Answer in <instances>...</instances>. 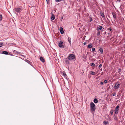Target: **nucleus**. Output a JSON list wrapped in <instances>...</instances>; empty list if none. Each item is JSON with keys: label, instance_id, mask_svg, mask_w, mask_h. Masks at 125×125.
Returning <instances> with one entry per match:
<instances>
[{"label": "nucleus", "instance_id": "obj_34", "mask_svg": "<svg viewBox=\"0 0 125 125\" xmlns=\"http://www.w3.org/2000/svg\"><path fill=\"white\" fill-rule=\"evenodd\" d=\"M56 1V2H58L59 1H60V0H55Z\"/></svg>", "mask_w": 125, "mask_h": 125}, {"label": "nucleus", "instance_id": "obj_10", "mask_svg": "<svg viewBox=\"0 0 125 125\" xmlns=\"http://www.w3.org/2000/svg\"><path fill=\"white\" fill-rule=\"evenodd\" d=\"M100 14L102 16L103 18H104V13L103 12L101 11L100 12Z\"/></svg>", "mask_w": 125, "mask_h": 125}, {"label": "nucleus", "instance_id": "obj_4", "mask_svg": "<svg viewBox=\"0 0 125 125\" xmlns=\"http://www.w3.org/2000/svg\"><path fill=\"white\" fill-rule=\"evenodd\" d=\"M22 10L21 8H15L14 9L15 11L17 13L20 12Z\"/></svg>", "mask_w": 125, "mask_h": 125}, {"label": "nucleus", "instance_id": "obj_16", "mask_svg": "<svg viewBox=\"0 0 125 125\" xmlns=\"http://www.w3.org/2000/svg\"><path fill=\"white\" fill-rule=\"evenodd\" d=\"M94 102L95 103H97L98 102L97 99L95 98L94 99Z\"/></svg>", "mask_w": 125, "mask_h": 125}, {"label": "nucleus", "instance_id": "obj_20", "mask_svg": "<svg viewBox=\"0 0 125 125\" xmlns=\"http://www.w3.org/2000/svg\"><path fill=\"white\" fill-rule=\"evenodd\" d=\"M2 18V15L1 14H0V21H1Z\"/></svg>", "mask_w": 125, "mask_h": 125}, {"label": "nucleus", "instance_id": "obj_27", "mask_svg": "<svg viewBox=\"0 0 125 125\" xmlns=\"http://www.w3.org/2000/svg\"><path fill=\"white\" fill-rule=\"evenodd\" d=\"M48 4H49V1L50 0H46Z\"/></svg>", "mask_w": 125, "mask_h": 125}, {"label": "nucleus", "instance_id": "obj_2", "mask_svg": "<svg viewBox=\"0 0 125 125\" xmlns=\"http://www.w3.org/2000/svg\"><path fill=\"white\" fill-rule=\"evenodd\" d=\"M91 109V110L94 111L95 110V104L93 102L90 103Z\"/></svg>", "mask_w": 125, "mask_h": 125}, {"label": "nucleus", "instance_id": "obj_9", "mask_svg": "<svg viewBox=\"0 0 125 125\" xmlns=\"http://www.w3.org/2000/svg\"><path fill=\"white\" fill-rule=\"evenodd\" d=\"M51 19L52 20H53L55 19V16L53 14H52V15Z\"/></svg>", "mask_w": 125, "mask_h": 125}, {"label": "nucleus", "instance_id": "obj_14", "mask_svg": "<svg viewBox=\"0 0 125 125\" xmlns=\"http://www.w3.org/2000/svg\"><path fill=\"white\" fill-rule=\"evenodd\" d=\"M90 73L92 75H95L96 74V73L92 71H91L90 72Z\"/></svg>", "mask_w": 125, "mask_h": 125}, {"label": "nucleus", "instance_id": "obj_8", "mask_svg": "<svg viewBox=\"0 0 125 125\" xmlns=\"http://www.w3.org/2000/svg\"><path fill=\"white\" fill-rule=\"evenodd\" d=\"M65 61L66 63L67 64H69L70 63V62L69 60L67 59V58H66L65 59Z\"/></svg>", "mask_w": 125, "mask_h": 125}, {"label": "nucleus", "instance_id": "obj_23", "mask_svg": "<svg viewBox=\"0 0 125 125\" xmlns=\"http://www.w3.org/2000/svg\"><path fill=\"white\" fill-rule=\"evenodd\" d=\"M91 65L92 66L94 67L95 66V64L94 63H92L91 64Z\"/></svg>", "mask_w": 125, "mask_h": 125}, {"label": "nucleus", "instance_id": "obj_13", "mask_svg": "<svg viewBox=\"0 0 125 125\" xmlns=\"http://www.w3.org/2000/svg\"><path fill=\"white\" fill-rule=\"evenodd\" d=\"M112 15H113L114 18V19L116 18V14L115 13L113 12L112 13Z\"/></svg>", "mask_w": 125, "mask_h": 125}, {"label": "nucleus", "instance_id": "obj_1", "mask_svg": "<svg viewBox=\"0 0 125 125\" xmlns=\"http://www.w3.org/2000/svg\"><path fill=\"white\" fill-rule=\"evenodd\" d=\"M75 55L73 54H70L68 56L67 58L69 60L71 61L75 59Z\"/></svg>", "mask_w": 125, "mask_h": 125}, {"label": "nucleus", "instance_id": "obj_5", "mask_svg": "<svg viewBox=\"0 0 125 125\" xmlns=\"http://www.w3.org/2000/svg\"><path fill=\"white\" fill-rule=\"evenodd\" d=\"M60 32L62 34H63L64 33V31L63 28L60 27Z\"/></svg>", "mask_w": 125, "mask_h": 125}, {"label": "nucleus", "instance_id": "obj_46", "mask_svg": "<svg viewBox=\"0 0 125 125\" xmlns=\"http://www.w3.org/2000/svg\"><path fill=\"white\" fill-rule=\"evenodd\" d=\"M102 70V69H101V70Z\"/></svg>", "mask_w": 125, "mask_h": 125}, {"label": "nucleus", "instance_id": "obj_19", "mask_svg": "<svg viewBox=\"0 0 125 125\" xmlns=\"http://www.w3.org/2000/svg\"><path fill=\"white\" fill-rule=\"evenodd\" d=\"M103 123L105 125H106L107 124H108V122L107 121H104L103 122Z\"/></svg>", "mask_w": 125, "mask_h": 125}, {"label": "nucleus", "instance_id": "obj_37", "mask_svg": "<svg viewBox=\"0 0 125 125\" xmlns=\"http://www.w3.org/2000/svg\"><path fill=\"white\" fill-rule=\"evenodd\" d=\"M86 43H87L86 42H85L83 44L84 45H85L86 44Z\"/></svg>", "mask_w": 125, "mask_h": 125}, {"label": "nucleus", "instance_id": "obj_33", "mask_svg": "<svg viewBox=\"0 0 125 125\" xmlns=\"http://www.w3.org/2000/svg\"><path fill=\"white\" fill-rule=\"evenodd\" d=\"M116 94L115 93H113V94H112V95L113 96H115Z\"/></svg>", "mask_w": 125, "mask_h": 125}, {"label": "nucleus", "instance_id": "obj_24", "mask_svg": "<svg viewBox=\"0 0 125 125\" xmlns=\"http://www.w3.org/2000/svg\"><path fill=\"white\" fill-rule=\"evenodd\" d=\"M3 43H0V47L3 46Z\"/></svg>", "mask_w": 125, "mask_h": 125}, {"label": "nucleus", "instance_id": "obj_32", "mask_svg": "<svg viewBox=\"0 0 125 125\" xmlns=\"http://www.w3.org/2000/svg\"><path fill=\"white\" fill-rule=\"evenodd\" d=\"M102 64H100L99 65V68H100L101 67H102Z\"/></svg>", "mask_w": 125, "mask_h": 125}, {"label": "nucleus", "instance_id": "obj_30", "mask_svg": "<svg viewBox=\"0 0 125 125\" xmlns=\"http://www.w3.org/2000/svg\"><path fill=\"white\" fill-rule=\"evenodd\" d=\"M113 112V110H111L110 111V113L112 114Z\"/></svg>", "mask_w": 125, "mask_h": 125}, {"label": "nucleus", "instance_id": "obj_3", "mask_svg": "<svg viewBox=\"0 0 125 125\" xmlns=\"http://www.w3.org/2000/svg\"><path fill=\"white\" fill-rule=\"evenodd\" d=\"M115 113L114 114V118L116 120L117 119V106H116L115 109Z\"/></svg>", "mask_w": 125, "mask_h": 125}, {"label": "nucleus", "instance_id": "obj_21", "mask_svg": "<svg viewBox=\"0 0 125 125\" xmlns=\"http://www.w3.org/2000/svg\"><path fill=\"white\" fill-rule=\"evenodd\" d=\"M68 41L70 43L71 42V38H70L68 37Z\"/></svg>", "mask_w": 125, "mask_h": 125}, {"label": "nucleus", "instance_id": "obj_28", "mask_svg": "<svg viewBox=\"0 0 125 125\" xmlns=\"http://www.w3.org/2000/svg\"><path fill=\"white\" fill-rule=\"evenodd\" d=\"M100 31H99L98 32L97 34V36H98L99 35H100Z\"/></svg>", "mask_w": 125, "mask_h": 125}, {"label": "nucleus", "instance_id": "obj_43", "mask_svg": "<svg viewBox=\"0 0 125 125\" xmlns=\"http://www.w3.org/2000/svg\"><path fill=\"white\" fill-rule=\"evenodd\" d=\"M119 108V106L118 105V109Z\"/></svg>", "mask_w": 125, "mask_h": 125}, {"label": "nucleus", "instance_id": "obj_17", "mask_svg": "<svg viewBox=\"0 0 125 125\" xmlns=\"http://www.w3.org/2000/svg\"><path fill=\"white\" fill-rule=\"evenodd\" d=\"M2 53L5 54H8V52L6 51H4Z\"/></svg>", "mask_w": 125, "mask_h": 125}, {"label": "nucleus", "instance_id": "obj_25", "mask_svg": "<svg viewBox=\"0 0 125 125\" xmlns=\"http://www.w3.org/2000/svg\"><path fill=\"white\" fill-rule=\"evenodd\" d=\"M114 87L115 89H117V85H116V84L115 86Z\"/></svg>", "mask_w": 125, "mask_h": 125}, {"label": "nucleus", "instance_id": "obj_44", "mask_svg": "<svg viewBox=\"0 0 125 125\" xmlns=\"http://www.w3.org/2000/svg\"><path fill=\"white\" fill-rule=\"evenodd\" d=\"M108 35H109L110 34V33H108Z\"/></svg>", "mask_w": 125, "mask_h": 125}, {"label": "nucleus", "instance_id": "obj_38", "mask_svg": "<svg viewBox=\"0 0 125 125\" xmlns=\"http://www.w3.org/2000/svg\"><path fill=\"white\" fill-rule=\"evenodd\" d=\"M109 30L110 31H111L112 30V29L111 28H109Z\"/></svg>", "mask_w": 125, "mask_h": 125}, {"label": "nucleus", "instance_id": "obj_42", "mask_svg": "<svg viewBox=\"0 0 125 125\" xmlns=\"http://www.w3.org/2000/svg\"><path fill=\"white\" fill-rule=\"evenodd\" d=\"M22 56H23L24 57H25V56H24V55H21Z\"/></svg>", "mask_w": 125, "mask_h": 125}, {"label": "nucleus", "instance_id": "obj_29", "mask_svg": "<svg viewBox=\"0 0 125 125\" xmlns=\"http://www.w3.org/2000/svg\"><path fill=\"white\" fill-rule=\"evenodd\" d=\"M95 48H93L92 49V51H95Z\"/></svg>", "mask_w": 125, "mask_h": 125}, {"label": "nucleus", "instance_id": "obj_7", "mask_svg": "<svg viewBox=\"0 0 125 125\" xmlns=\"http://www.w3.org/2000/svg\"><path fill=\"white\" fill-rule=\"evenodd\" d=\"M103 28V27L102 26H100L97 28V30L99 31L102 29Z\"/></svg>", "mask_w": 125, "mask_h": 125}, {"label": "nucleus", "instance_id": "obj_22", "mask_svg": "<svg viewBox=\"0 0 125 125\" xmlns=\"http://www.w3.org/2000/svg\"><path fill=\"white\" fill-rule=\"evenodd\" d=\"M13 52H15L17 54H19L20 53H19L18 52H17V51H16L15 50H14L13 51Z\"/></svg>", "mask_w": 125, "mask_h": 125}, {"label": "nucleus", "instance_id": "obj_39", "mask_svg": "<svg viewBox=\"0 0 125 125\" xmlns=\"http://www.w3.org/2000/svg\"><path fill=\"white\" fill-rule=\"evenodd\" d=\"M118 79H119V80H121V79L119 77L118 78Z\"/></svg>", "mask_w": 125, "mask_h": 125}, {"label": "nucleus", "instance_id": "obj_6", "mask_svg": "<svg viewBox=\"0 0 125 125\" xmlns=\"http://www.w3.org/2000/svg\"><path fill=\"white\" fill-rule=\"evenodd\" d=\"M63 42L62 41H60L59 43V46L60 47H62Z\"/></svg>", "mask_w": 125, "mask_h": 125}, {"label": "nucleus", "instance_id": "obj_12", "mask_svg": "<svg viewBox=\"0 0 125 125\" xmlns=\"http://www.w3.org/2000/svg\"><path fill=\"white\" fill-rule=\"evenodd\" d=\"M99 50L100 52L102 54L103 53V48H101L99 49Z\"/></svg>", "mask_w": 125, "mask_h": 125}, {"label": "nucleus", "instance_id": "obj_15", "mask_svg": "<svg viewBox=\"0 0 125 125\" xmlns=\"http://www.w3.org/2000/svg\"><path fill=\"white\" fill-rule=\"evenodd\" d=\"M92 47V44L91 43L89 44L88 46V48H91Z\"/></svg>", "mask_w": 125, "mask_h": 125}, {"label": "nucleus", "instance_id": "obj_40", "mask_svg": "<svg viewBox=\"0 0 125 125\" xmlns=\"http://www.w3.org/2000/svg\"><path fill=\"white\" fill-rule=\"evenodd\" d=\"M119 84H118V85H117V86H118V88L119 87Z\"/></svg>", "mask_w": 125, "mask_h": 125}, {"label": "nucleus", "instance_id": "obj_41", "mask_svg": "<svg viewBox=\"0 0 125 125\" xmlns=\"http://www.w3.org/2000/svg\"><path fill=\"white\" fill-rule=\"evenodd\" d=\"M121 77H122V78L123 77V75H121Z\"/></svg>", "mask_w": 125, "mask_h": 125}, {"label": "nucleus", "instance_id": "obj_45", "mask_svg": "<svg viewBox=\"0 0 125 125\" xmlns=\"http://www.w3.org/2000/svg\"><path fill=\"white\" fill-rule=\"evenodd\" d=\"M118 1H120V0H118Z\"/></svg>", "mask_w": 125, "mask_h": 125}, {"label": "nucleus", "instance_id": "obj_26", "mask_svg": "<svg viewBox=\"0 0 125 125\" xmlns=\"http://www.w3.org/2000/svg\"><path fill=\"white\" fill-rule=\"evenodd\" d=\"M121 71V69H118V72L119 74H121V73H120V72Z\"/></svg>", "mask_w": 125, "mask_h": 125}, {"label": "nucleus", "instance_id": "obj_47", "mask_svg": "<svg viewBox=\"0 0 125 125\" xmlns=\"http://www.w3.org/2000/svg\"><path fill=\"white\" fill-rule=\"evenodd\" d=\"M119 75V76H120V75Z\"/></svg>", "mask_w": 125, "mask_h": 125}, {"label": "nucleus", "instance_id": "obj_31", "mask_svg": "<svg viewBox=\"0 0 125 125\" xmlns=\"http://www.w3.org/2000/svg\"><path fill=\"white\" fill-rule=\"evenodd\" d=\"M107 80H105L104 81V83H107Z\"/></svg>", "mask_w": 125, "mask_h": 125}, {"label": "nucleus", "instance_id": "obj_11", "mask_svg": "<svg viewBox=\"0 0 125 125\" xmlns=\"http://www.w3.org/2000/svg\"><path fill=\"white\" fill-rule=\"evenodd\" d=\"M40 60L42 62H45V60L42 57H40Z\"/></svg>", "mask_w": 125, "mask_h": 125}, {"label": "nucleus", "instance_id": "obj_35", "mask_svg": "<svg viewBox=\"0 0 125 125\" xmlns=\"http://www.w3.org/2000/svg\"><path fill=\"white\" fill-rule=\"evenodd\" d=\"M100 84H103V82H101L100 83Z\"/></svg>", "mask_w": 125, "mask_h": 125}, {"label": "nucleus", "instance_id": "obj_36", "mask_svg": "<svg viewBox=\"0 0 125 125\" xmlns=\"http://www.w3.org/2000/svg\"><path fill=\"white\" fill-rule=\"evenodd\" d=\"M92 20V18H91L90 19V22H91V21Z\"/></svg>", "mask_w": 125, "mask_h": 125}, {"label": "nucleus", "instance_id": "obj_18", "mask_svg": "<svg viewBox=\"0 0 125 125\" xmlns=\"http://www.w3.org/2000/svg\"><path fill=\"white\" fill-rule=\"evenodd\" d=\"M62 75L65 77H66V78L67 77V75H66L65 73L64 72L63 73H62Z\"/></svg>", "mask_w": 125, "mask_h": 125}]
</instances>
